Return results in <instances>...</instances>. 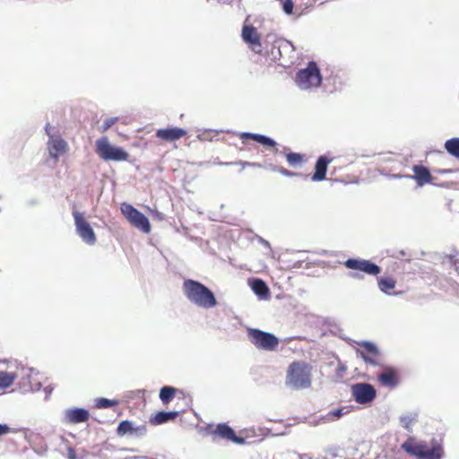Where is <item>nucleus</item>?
<instances>
[{
  "label": "nucleus",
  "instance_id": "obj_23",
  "mask_svg": "<svg viewBox=\"0 0 459 459\" xmlns=\"http://www.w3.org/2000/svg\"><path fill=\"white\" fill-rule=\"evenodd\" d=\"M377 285L382 292L391 295L396 286V280L392 276H383L377 280Z\"/></svg>",
  "mask_w": 459,
  "mask_h": 459
},
{
  "label": "nucleus",
  "instance_id": "obj_4",
  "mask_svg": "<svg viewBox=\"0 0 459 459\" xmlns=\"http://www.w3.org/2000/svg\"><path fill=\"white\" fill-rule=\"evenodd\" d=\"M95 146L97 154L105 161H126L129 159L128 152L123 148L111 145L107 136L98 139Z\"/></svg>",
  "mask_w": 459,
  "mask_h": 459
},
{
  "label": "nucleus",
  "instance_id": "obj_3",
  "mask_svg": "<svg viewBox=\"0 0 459 459\" xmlns=\"http://www.w3.org/2000/svg\"><path fill=\"white\" fill-rule=\"evenodd\" d=\"M402 449L416 459H441L443 449L438 444L429 447L427 445L418 443L414 437H409L402 444Z\"/></svg>",
  "mask_w": 459,
  "mask_h": 459
},
{
  "label": "nucleus",
  "instance_id": "obj_13",
  "mask_svg": "<svg viewBox=\"0 0 459 459\" xmlns=\"http://www.w3.org/2000/svg\"><path fill=\"white\" fill-rule=\"evenodd\" d=\"M352 395L358 403L364 404L372 402L376 398L375 388L366 383H359L352 385Z\"/></svg>",
  "mask_w": 459,
  "mask_h": 459
},
{
  "label": "nucleus",
  "instance_id": "obj_14",
  "mask_svg": "<svg viewBox=\"0 0 459 459\" xmlns=\"http://www.w3.org/2000/svg\"><path fill=\"white\" fill-rule=\"evenodd\" d=\"M357 353L368 363L372 365L378 364L379 351L377 346L368 342L359 343V349Z\"/></svg>",
  "mask_w": 459,
  "mask_h": 459
},
{
  "label": "nucleus",
  "instance_id": "obj_26",
  "mask_svg": "<svg viewBox=\"0 0 459 459\" xmlns=\"http://www.w3.org/2000/svg\"><path fill=\"white\" fill-rule=\"evenodd\" d=\"M177 391L178 390L175 387L169 385H165L161 387L160 391V399L161 400L162 403H169L175 397Z\"/></svg>",
  "mask_w": 459,
  "mask_h": 459
},
{
  "label": "nucleus",
  "instance_id": "obj_34",
  "mask_svg": "<svg viewBox=\"0 0 459 459\" xmlns=\"http://www.w3.org/2000/svg\"><path fill=\"white\" fill-rule=\"evenodd\" d=\"M11 432V428L6 424H0V437L7 435Z\"/></svg>",
  "mask_w": 459,
  "mask_h": 459
},
{
  "label": "nucleus",
  "instance_id": "obj_38",
  "mask_svg": "<svg viewBox=\"0 0 459 459\" xmlns=\"http://www.w3.org/2000/svg\"><path fill=\"white\" fill-rule=\"evenodd\" d=\"M400 254H401V255H402V256H404V255H405L404 251H400Z\"/></svg>",
  "mask_w": 459,
  "mask_h": 459
},
{
  "label": "nucleus",
  "instance_id": "obj_28",
  "mask_svg": "<svg viewBox=\"0 0 459 459\" xmlns=\"http://www.w3.org/2000/svg\"><path fill=\"white\" fill-rule=\"evenodd\" d=\"M445 149L452 156L459 159V138H451L445 143Z\"/></svg>",
  "mask_w": 459,
  "mask_h": 459
},
{
  "label": "nucleus",
  "instance_id": "obj_8",
  "mask_svg": "<svg viewBox=\"0 0 459 459\" xmlns=\"http://www.w3.org/2000/svg\"><path fill=\"white\" fill-rule=\"evenodd\" d=\"M73 216L74 219L77 234L85 243L89 245H94L96 243L97 238L93 229L87 221L84 215L78 211H74Z\"/></svg>",
  "mask_w": 459,
  "mask_h": 459
},
{
  "label": "nucleus",
  "instance_id": "obj_18",
  "mask_svg": "<svg viewBox=\"0 0 459 459\" xmlns=\"http://www.w3.org/2000/svg\"><path fill=\"white\" fill-rule=\"evenodd\" d=\"M412 171L413 176H410V178L416 181L418 186L432 183L433 177L428 168L422 165H414Z\"/></svg>",
  "mask_w": 459,
  "mask_h": 459
},
{
  "label": "nucleus",
  "instance_id": "obj_25",
  "mask_svg": "<svg viewBox=\"0 0 459 459\" xmlns=\"http://www.w3.org/2000/svg\"><path fill=\"white\" fill-rule=\"evenodd\" d=\"M288 164L292 168L300 167L306 162L307 159L304 154L297 152H288L285 154Z\"/></svg>",
  "mask_w": 459,
  "mask_h": 459
},
{
  "label": "nucleus",
  "instance_id": "obj_12",
  "mask_svg": "<svg viewBox=\"0 0 459 459\" xmlns=\"http://www.w3.org/2000/svg\"><path fill=\"white\" fill-rule=\"evenodd\" d=\"M209 433L212 435V439H224L231 441L236 444H243L244 438L236 435L235 431L227 424L220 423L215 428H211Z\"/></svg>",
  "mask_w": 459,
  "mask_h": 459
},
{
  "label": "nucleus",
  "instance_id": "obj_7",
  "mask_svg": "<svg viewBox=\"0 0 459 459\" xmlns=\"http://www.w3.org/2000/svg\"><path fill=\"white\" fill-rule=\"evenodd\" d=\"M121 212L127 221L135 228L141 230L144 233L151 231L149 220L141 212L129 204L121 205Z\"/></svg>",
  "mask_w": 459,
  "mask_h": 459
},
{
  "label": "nucleus",
  "instance_id": "obj_35",
  "mask_svg": "<svg viewBox=\"0 0 459 459\" xmlns=\"http://www.w3.org/2000/svg\"><path fill=\"white\" fill-rule=\"evenodd\" d=\"M290 45V42L289 41H282V40H279V41H276L275 42V45L274 47H277L278 50L280 51V49L281 48H288Z\"/></svg>",
  "mask_w": 459,
  "mask_h": 459
},
{
  "label": "nucleus",
  "instance_id": "obj_10",
  "mask_svg": "<svg viewBox=\"0 0 459 459\" xmlns=\"http://www.w3.org/2000/svg\"><path fill=\"white\" fill-rule=\"evenodd\" d=\"M343 265L351 270L362 272L368 275L376 276L381 273V268L369 260L360 258H349Z\"/></svg>",
  "mask_w": 459,
  "mask_h": 459
},
{
  "label": "nucleus",
  "instance_id": "obj_24",
  "mask_svg": "<svg viewBox=\"0 0 459 459\" xmlns=\"http://www.w3.org/2000/svg\"><path fill=\"white\" fill-rule=\"evenodd\" d=\"M253 291L261 298H266L269 295V289L265 282L261 279H255L251 282Z\"/></svg>",
  "mask_w": 459,
  "mask_h": 459
},
{
  "label": "nucleus",
  "instance_id": "obj_32",
  "mask_svg": "<svg viewBox=\"0 0 459 459\" xmlns=\"http://www.w3.org/2000/svg\"><path fill=\"white\" fill-rule=\"evenodd\" d=\"M346 411H344V408L335 409L333 411H329L328 418L331 420L341 418Z\"/></svg>",
  "mask_w": 459,
  "mask_h": 459
},
{
  "label": "nucleus",
  "instance_id": "obj_31",
  "mask_svg": "<svg viewBox=\"0 0 459 459\" xmlns=\"http://www.w3.org/2000/svg\"><path fill=\"white\" fill-rule=\"evenodd\" d=\"M282 3V9L287 14L293 12L294 4L292 0H280Z\"/></svg>",
  "mask_w": 459,
  "mask_h": 459
},
{
  "label": "nucleus",
  "instance_id": "obj_9",
  "mask_svg": "<svg viewBox=\"0 0 459 459\" xmlns=\"http://www.w3.org/2000/svg\"><path fill=\"white\" fill-rule=\"evenodd\" d=\"M45 130L48 136L47 143L48 154L53 160H57L60 156L65 155L69 151L68 143L61 136L52 134L49 125H47Z\"/></svg>",
  "mask_w": 459,
  "mask_h": 459
},
{
  "label": "nucleus",
  "instance_id": "obj_6",
  "mask_svg": "<svg viewBox=\"0 0 459 459\" xmlns=\"http://www.w3.org/2000/svg\"><path fill=\"white\" fill-rule=\"evenodd\" d=\"M247 337L251 343L259 350L274 351L279 345V339L275 335L259 329L249 328Z\"/></svg>",
  "mask_w": 459,
  "mask_h": 459
},
{
  "label": "nucleus",
  "instance_id": "obj_37",
  "mask_svg": "<svg viewBox=\"0 0 459 459\" xmlns=\"http://www.w3.org/2000/svg\"><path fill=\"white\" fill-rule=\"evenodd\" d=\"M352 277H354V278H360V276L359 274H357V273L352 274Z\"/></svg>",
  "mask_w": 459,
  "mask_h": 459
},
{
  "label": "nucleus",
  "instance_id": "obj_33",
  "mask_svg": "<svg viewBox=\"0 0 459 459\" xmlns=\"http://www.w3.org/2000/svg\"><path fill=\"white\" fill-rule=\"evenodd\" d=\"M273 170L278 171L279 173H281V175H283L285 177H296L299 175L298 173L290 171L282 167H280V168L274 167Z\"/></svg>",
  "mask_w": 459,
  "mask_h": 459
},
{
  "label": "nucleus",
  "instance_id": "obj_17",
  "mask_svg": "<svg viewBox=\"0 0 459 459\" xmlns=\"http://www.w3.org/2000/svg\"><path fill=\"white\" fill-rule=\"evenodd\" d=\"M187 132L183 128L172 127L165 129H158L156 137L165 142H174L186 136Z\"/></svg>",
  "mask_w": 459,
  "mask_h": 459
},
{
  "label": "nucleus",
  "instance_id": "obj_1",
  "mask_svg": "<svg viewBox=\"0 0 459 459\" xmlns=\"http://www.w3.org/2000/svg\"><path fill=\"white\" fill-rule=\"evenodd\" d=\"M186 297L192 303L204 308H212L217 305V300L211 290L195 280H186L183 283Z\"/></svg>",
  "mask_w": 459,
  "mask_h": 459
},
{
  "label": "nucleus",
  "instance_id": "obj_30",
  "mask_svg": "<svg viewBox=\"0 0 459 459\" xmlns=\"http://www.w3.org/2000/svg\"><path fill=\"white\" fill-rule=\"evenodd\" d=\"M118 121V117H108L105 119L103 125L100 127V131L102 133H105L108 131L114 124H116Z\"/></svg>",
  "mask_w": 459,
  "mask_h": 459
},
{
  "label": "nucleus",
  "instance_id": "obj_16",
  "mask_svg": "<svg viewBox=\"0 0 459 459\" xmlns=\"http://www.w3.org/2000/svg\"><path fill=\"white\" fill-rule=\"evenodd\" d=\"M238 137L240 140H242L243 143H246L247 140L250 139L255 141L256 143L265 147L274 148V153H277L279 152V150L276 148V142L268 136L253 133H240L238 134Z\"/></svg>",
  "mask_w": 459,
  "mask_h": 459
},
{
  "label": "nucleus",
  "instance_id": "obj_5",
  "mask_svg": "<svg viewBox=\"0 0 459 459\" xmlns=\"http://www.w3.org/2000/svg\"><path fill=\"white\" fill-rule=\"evenodd\" d=\"M322 77L315 62H310L307 68L299 70L296 74V83L302 90L318 87Z\"/></svg>",
  "mask_w": 459,
  "mask_h": 459
},
{
  "label": "nucleus",
  "instance_id": "obj_29",
  "mask_svg": "<svg viewBox=\"0 0 459 459\" xmlns=\"http://www.w3.org/2000/svg\"><path fill=\"white\" fill-rule=\"evenodd\" d=\"M117 404V400H109L107 398H99L95 401V406L99 409L113 407Z\"/></svg>",
  "mask_w": 459,
  "mask_h": 459
},
{
  "label": "nucleus",
  "instance_id": "obj_2",
  "mask_svg": "<svg viewBox=\"0 0 459 459\" xmlns=\"http://www.w3.org/2000/svg\"><path fill=\"white\" fill-rule=\"evenodd\" d=\"M311 364L303 360L291 362L286 372V385L295 389H306L312 383Z\"/></svg>",
  "mask_w": 459,
  "mask_h": 459
},
{
  "label": "nucleus",
  "instance_id": "obj_21",
  "mask_svg": "<svg viewBox=\"0 0 459 459\" xmlns=\"http://www.w3.org/2000/svg\"><path fill=\"white\" fill-rule=\"evenodd\" d=\"M89 418V411L83 408H74L65 411V420L72 424L85 422Z\"/></svg>",
  "mask_w": 459,
  "mask_h": 459
},
{
  "label": "nucleus",
  "instance_id": "obj_11",
  "mask_svg": "<svg viewBox=\"0 0 459 459\" xmlns=\"http://www.w3.org/2000/svg\"><path fill=\"white\" fill-rule=\"evenodd\" d=\"M242 39L248 44L249 48L255 54L262 55L264 48L261 37L255 27L245 24L241 31Z\"/></svg>",
  "mask_w": 459,
  "mask_h": 459
},
{
  "label": "nucleus",
  "instance_id": "obj_36",
  "mask_svg": "<svg viewBox=\"0 0 459 459\" xmlns=\"http://www.w3.org/2000/svg\"><path fill=\"white\" fill-rule=\"evenodd\" d=\"M67 456L69 459H76V453L74 448L68 447L67 449Z\"/></svg>",
  "mask_w": 459,
  "mask_h": 459
},
{
  "label": "nucleus",
  "instance_id": "obj_27",
  "mask_svg": "<svg viewBox=\"0 0 459 459\" xmlns=\"http://www.w3.org/2000/svg\"><path fill=\"white\" fill-rule=\"evenodd\" d=\"M16 378L17 374L14 372L0 371V387L6 388L11 386Z\"/></svg>",
  "mask_w": 459,
  "mask_h": 459
},
{
  "label": "nucleus",
  "instance_id": "obj_15",
  "mask_svg": "<svg viewBox=\"0 0 459 459\" xmlns=\"http://www.w3.org/2000/svg\"><path fill=\"white\" fill-rule=\"evenodd\" d=\"M147 432L145 425L134 426L130 420H122L117 428V435L124 437L126 435L131 436H143Z\"/></svg>",
  "mask_w": 459,
  "mask_h": 459
},
{
  "label": "nucleus",
  "instance_id": "obj_20",
  "mask_svg": "<svg viewBox=\"0 0 459 459\" xmlns=\"http://www.w3.org/2000/svg\"><path fill=\"white\" fill-rule=\"evenodd\" d=\"M379 383L386 387L394 388L398 384V373L394 368H385L378 376Z\"/></svg>",
  "mask_w": 459,
  "mask_h": 459
},
{
  "label": "nucleus",
  "instance_id": "obj_19",
  "mask_svg": "<svg viewBox=\"0 0 459 459\" xmlns=\"http://www.w3.org/2000/svg\"><path fill=\"white\" fill-rule=\"evenodd\" d=\"M332 159L323 155L320 156L315 165V172L311 177L312 181L318 182L325 179L327 167Z\"/></svg>",
  "mask_w": 459,
  "mask_h": 459
},
{
  "label": "nucleus",
  "instance_id": "obj_22",
  "mask_svg": "<svg viewBox=\"0 0 459 459\" xmlns=\"http://www.w3.org/2000/svg\"><path fill=\"white\" fill-rule=\"evenodd\" d=\"M178 416V411H158L150 418V423L152 425H160L169 420H175Z\"/></svg>",
  "mask_w": 459,
  "mask_h": 459
}]
</instances>
